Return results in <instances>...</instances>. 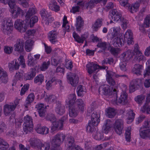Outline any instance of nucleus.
<instances>
[{"instance_id":"nucleus-1","label":"nucleus","mask_w":150,"mask_h":150,"mask_svg":"<svg viewBox=\"0 0 150 150\" xmlns=\"http://www.w3.org/2000/svg\"><path fill=\"white\" fill-rule=\"evenodd\" d=\"M84 106L85 104L83 100L81 99H77L73 106L74 108L69 113V116L71 117H75L77 116L79 112H83Z\"/></svg>"},{"instance_id":"nucleus-2","label":"nucleus","mask_w":150,"mask_h":150,"mask_svg":"<svg viewBox=\"0 0 150 150\" xmlns=\"http://www.w3.org/2000/svg\"><path fill=\"white\" fill-rule=\"evenodd\" d=\"M127 90L126 86H124L122 90V92L120 96L118 99L114 97L115 98H116V100H112L113 103L114 104L118 105L121 104L122 105H125L128 102L127 94L126 93V91Z\"/></svg>"},{"instance_id":"nucleus-3","label":"nucleus","mask_w":150,"mask_h":150,"mask_svg":"<svg viewBox=\"0 0 150 150\" xmlns=\"http://www.w3.org/2000/svg\"><path fill=\"white\" fill-rule=\"evenodd\" d=\"M13 27V24L11 18L3 19L2 22L1 30L5 34L10 33Z\"/></svg>"},{"instance_id":"nucleus-4","label":"nucleus","mask_w":150,"mask_h":150,"mask_svg":"<svg viewBox=\"0 0 150 150\" xmlns=\"http://www.w3.org/2000/svg\"><path fill=\"white\" fill-rule=\"evenodd\" d=\"M108 85L104 84L100 86L99 88V92L100 93H102L105 95L112 96V97L117 96V92L115 89H112L111 90L109 88Z\"/></svg>"},{"instance_id":"nucleus-5","label":"nucleus","mask_w":150,"mask_h":150,"mask_svg":"<svg viewBox=\"0 0 150 150\" xmlns=\"http://www.w3.org/2000/svg\"><path fill=\"white\" fill-rule=\"evenodd\" d=\"M23 129L26 134L30 132L33 127V119L31 117L28 115L25 116L23 119Z\"/></svg>"},{"instance_id":"nucleus-6","label":"nucleus","mask_w":150,"mask_h":150,"mask_svg":"<svg viewBox=\"0 0 150 150\" xmlns=\"http://www.w3.org/2000/svg\"><path fill=\"white\" fill-rule=\"evenodd\" d=\"M86 67L88 72L89 74L97 72L100 69H105L106 68L105 66L100 67L93 62H89L86 65Z\"/></svg>"},{"instance_id":"nucleus-7","label":"nucleus","mask_w":150,"mask_h":150,"mask_svg":"<svg viewBox=\"0 0 150 150\" xmlns=\"http://www.w3.org/2000/svg\"><path fill=\"white\" fill-rule=\"evenodd\" d=\"M14 27L21 33L24 32L27 28V25L24 23V21L20 19H17L15 21Z\"/></svg>"},{"instance_id":"nucleus-8","label":"nucleus","mask_w":150,"mask_h":150,"mask_svg":"<svg viewBox=\"0 0 150 150\" xmlns=\"http://www.w3.org/2000/svg\"><path fill=\"white\" fill-rule=\"evenodd\" d=\"M115 130L116 133L120 135L122 133L123 128V122L121 119L116 120L114 125Z\"/></svg>"},{"instance_id":"nucleus-9","label":"nucleus","mask_w":150,"mask_h":150,"mask_svg":"<svg viewBox=\"0 0 150 150\" xmlns=\"http://www.w3.org/2000/svg\"><path fill=\"white\" fill-rule=\"evenodd\" d=\"M142 84V80L140 79H134L131 82L129 85V92L132 93L138 88Z\"/></svg>"},{"instance_id":"nucleus-10","label":"nucleus","mask_w":150,"mask_h":150,"mask_svg":"<svg viewBox=\"0 0 150 150\" xmlns=\"http://www.w3.org/2000/svg\"><path fill=\"white\" fill-rule=\"evenodd\" d=\"M67 99L66 100V102L68 106L69 113L71 110L73 109V106L75 104L76 99V96L74 94H70L67 97Z\"/></svg>"},{"instance_id":"nucleus-11","label":"nucleus","mask_w":150,"mask_h":150,"mask_svg":"<svg viewBox=\"0 0 150 150\" xmlns=\"http://www.w3.org/2000/svg\"><path fill=\"white\" fill-rule=\"evenodd\" d=\"M24 42L22 39H18L17 40L16 43L14 45V50L19 53L23 52L24 50Z\"/></svg>"},{"instance_id":"nucleus-12","label":"nucleus","mask_w":150,"mask_h":150,"mask_svg":"<svg viewBox=\"0 0 150 150\" xmlns=\"http://www.w3.org/2000/svg\"><path fill=\"white\" fill-rule=\"evenodd\" d=\"M113 38V44L115 47H121L125 43V41L123 40V37L121 34H118L117 37Z\"/></svg>"},{"instance_id":"nucleus-13","label":"nucleus","mask_w":150,"mask_h":150,"mask_svg":"<svg viewBox=\"0 0 150 150\" xmlns=\"http://www.w3.org/2000/svg\"><path fill=\"white\" fill-rule=\"evenodd\" d=\"M133 55L132 50H128L121 54L120 58L123 62H126L132 58Z\"/></svg>"},{"instance_id":"nucleus-14","label":"nucleus","mask_w":150,"mask_h":150,"mask_svg":"<svg viewBox=\"0 0 150 150\" xmlns=\"http://www.w3.org/2000/svg\"><path fill=\"white\" fill-rule=\"evenodd\" d=\"M11 8L13 16L15 18H17L20 14H21L22 16L24 14V13L23 10L16 6H14L13 8Z\"/></svg>"},{"instance_id":"nucleus-15","label":"nucleus","mask_w":150,"mask_h":150,"mask_svg":"<svg viewBox=\"0 0 150 150\" xmlns=\"http://www.w3.org/2000/svg\"><path fill=\"white\" fill-rule=\"evenodd\" d=\"M115 75V73L111 71H108L106 74V80L110 86H114L115 84V80L112 77Z\"/></svg>"},{"instance_id":"nucleus-16","label":"nucleus","mask_w":150,"mask_h":150,"mask_svg":"<svg viewBox=\"0 0 150 150\" xmlns=\"http://www.w3.org/2000/svg\"><path fill=\"white\" fill-rule=\"evenodd\" d=\"M111 13L112 14L111 16L112 17V19L113 21L117 22L119 21H121L122 15L120 12L116 9H114L112 11Z\"/></svg>"},{"instance_id":"nucleus-17","label":"nucleus","mask_w":150,"mask_h":150,"mask_svg":"<svg viewBox=\"0 0 150 150\" xmlns=\"http://www.w3.org/2000/svg\"><path fill=\"white\" fill-rule=\"evenodd\" d=\"M67 78L69 80L71 85L74 86H76L79 82V77L78 76L75 74H71L70 76L67 75Z\"/></svg>"},{"instance_id":"nucleus-18","label":"nucleus","mask_w":150,"mask_h":150,"mask_svg":"<svg viewBox=\"0 0 150 150\" xmlns=\"http://www.w3.org/2000/svg\"><path fill=\"white\" fill-rule=\"evenodd\" d=\"M124 41L126 40L127 43L129 45L133 43L132 33L130 30H128L124 35Z\"/></svg>"},{"instance_id":"nucleus-19","label":"nucleus","mask_w":150,"mask_h":150,"mask_svg":"<svg viewBox=\"0 0 150 150\" xmlns=\"http://www.w3.org/2000/svg\"><path fill=\"white\" fill-rule=\"evenodd\" d=\"M139 135L142 138H148L150 139V129H145L143 127H141L139 130Z\"/></svg>"},{"instance_id":"nucleus-20","label":"nucleus","mask_w":150,"mask_h":150,"mask_svg":"<svg viewBox=\"0 0 150 150\" xmlns=\"http://www.w3.org/2000/svg\"><path fill=\"white\" fill-rule=\"evenodd\" d=\"M36 108L38 110L39 115L40 117H43L45 115L46 107L42 104H38L36 105Z\"/></svg>"},{"instance_id":"nucleus-21","label":"nucleus","mask_w":150,"mask_h":150,"mask_svg":"<svg viewBox=\"0 0 150 150\" xmlns=\"http://www.w3.org/2000/svg\"><path fill=\"white\" fill-rule=\"evenodd\" d=\"M35 131L38 133L42 134H47L49 133V129L46 127H42L40 125H37L35 128Z\"/></svg>"},{"instance_id":"nucleus-22","label":"nucleus","mask_w":150,"mask_h":150,"mask_svg":"<svg viewBox=\"0 0 150 150\" xmlns=\"http://www.w3.org/2000/svg\"><path fill=\"white\" fill-rule=\"evenodd\" d=\"M57 4L55 0H51L49 4V8L52 11L57 12L60 10V7Z\"/></svg>"},{"instance_id":"nucleus-23","label":"nucleus","mask_w":150,"mask_h":150,"mask_svg":"<svg viewBox=\"0 0 150 150\" xmlns=\"http://www.w3.org/2000/svg\"><path fill=\"white\" fill-rule=\"evenodd\" d=\"M30 144L33 147L35 148L39 149L41 144V142L38 139L35 138H31L30 139Z\"/></svg>"},{"instance_id":"nucleus-24","label":"nucleus","mask_w":150,"mask_h":150,"mask_svg":"<svg viewBox=\"0 0 150 150\" xmlns=\"http://www.w3.org/2000/svg\"><path fill=\"white\" fill-rule=\"evenodd\" d=\"M84 21L80 16L76 18V26L77 30L80 31L84 25Z\"/></svg>"},{"instance_id":"nucleus-25","label":"nucleus","mask_w":150,"mask_h":150,"mask_svg":"<svg viewBox=\"0 0 150 150\" xmlns=\"http://www.w3.org/2000/svg\"><path fill=\"white\" fill-rule=\"evenodd\" d=\"M0 79L4 83H7L8 80L7 72L1 68H0Z\"/></svg>"},{"instance_id":"nucleus-26","label":"nucleus","mask_w":150,"mask_h":150,"mask_svg":"<svg viewBox=\"0 0 150 150\" xmlns=\"http://www.w3.org/2000/svg\"><path fill=\"white\" fill-rule=\"evenodd\" d=\"M61 142L60 135L57 134L52 138L51 144L54 147H58Z\"/></svg>"},{"instance_id":"nucleus-27","label":"nucleus","mask_w":150,"mask_h":150,"mask_svg":"<svg viewBox=\"0 0 150 150\" xmlns=\"http://www.w3.org/2000/svg\"><path fill=\"white\" fill-rule=\"evenodd\" d=\"M14 107L11 105H5L4 107V115L6 116H9L11 112L14 110Z\"/></svg>"},{"instance_id":"nucleus-28","label":"nucleus","mask_w":150,"mask_h":150,"mask_svg":"<svg viewBox=\"0 0 150 150\" xmlns=\"http://www.w3.org/2000/svg\"><path fill=\"white\" fill-rule=\"evenodd\" d=\"M35 96L33 93H31L27 97L26 99L24 106L26 108H28V105H30L34 100Z\"/></svg>"},{"instance_id":"nucleus-29","label":"nucleus","mask_w":150,"mask_h":150,"mask_svg":"<svg viewBox=\"0 0 150 150\" xmlns=\"http://www.w3.org/2000/svg\"><path fill=\"white\" fill-rule=\"evenodd\" d=\"M103 19L102 18H98L93 25L92 27L93 30L97 31L99 28H100L103 24Z\"/></svg>"},{"instance_id":"nucleus-30","label":"nucleus","mask_w":150,"mask_h":150,"mask_svg":"<svg viewBox=\"0 0 150 150\" xmlns=\"http://www.w3.org/2000/svg\"><path fill=\"white\" fill-rule=\"evenodd\" d=\"M34 42V41L31 39H28L26 41L25 48L27 52H29L32 50Z\"/></svg>"},{"instance_id":"nucleus-31","label":"nucleus","mask_w":150,"mask_h":150,"mask_svg":"<svg viewBox=\"0 0 150 150\" xmlns=\"http://www.w3.org/2000/svg\"><path fill=\"white\" fill-rule=\"evenodd\" d=\"M8 68L10 71H12L13 70H17L19 69V65L18 62L16 60L14 62V61H11L8 63Z\"/></svg>"},{"instance_id":"nucleus-32","label":"nucleus","mask_w":150,"mask_h":150,"mask_svg":"<svg viewBox=\"0 0 150 150\" xmlns=\"http://www.w3.org/2000/svg\"><path fill=\"white\" fill-rule=\"evenodd\" d=\"M65 108L64 106L60 103H58L57 104L55 108V112L60 115H62L65 112Z\"/></svg>"},{"instance_id":"nucleus-33","label":"nucleus","mask_w":150,"mask_h":150,"mask_svg":"<svg viewBox=\"0 0 150 150\" xmlns=\"http://www.w3.org/2000/svg\"><path fill=\"white\" fill-rule=\"evenodd\" d=\"M57 35L55 30L51 31L48 34V39L50 42L53 44L56 41V39L57 37Z\"/></svg>"},{"instance_id":"nucleus-34","label":"nucleus","mask_w":150,"mask_h":150,"mask_svg":"<svg viewBox=\"0 0 150 150\" xmlns=\"http://www.w3.org/2000/svg\"><path fill=\"white\" fill-rule=\"evenodd\" d=\"M139 6V4L138 2H136L134 4L130 6L129 4V6L126 8H127L129 11L131 13L136 12L138 10V8Z\"/></svg>"},{"instance_id":"nucleus-35","label":"nucleus","mask_w":150,"mask_h":150,"mask_svg":"<svg viewBox=\"0 0 150 150\" xmlns=\"http://www.w3.org/2000/svg\"><path fill=\"white\" fill-rule=\"evenodd\" d=\"M97 46L100 48L104 51L106 49L109 50L111 47L109 43L105 42L98 43L97 45Z\"/></svg>"},{"instance_id":"nucleus-36","label":"nucleus","mask_w":150,"mask_h":150,"mask_svg":"<svg viewBox=\"0 0 150 150\" xmlns=\"http://www.w3.org/2000/svg\"><path fill=\"white\" fill-rule=\"evenodd\" d=\"M142 67L143 66L141 65L138 64H135L132 70V72L134 74L140 75Z\"/></svg>"},{"instance_id":"nucleus-37","label":"nucleus","mask_w":150,"mask_h":150,"mask_svg":"<svg viewBox=\"0 0 150 150\" xmlns=\"http://www.w3.org/2000/svg\"><path fill=\"white\" fill-rule=\"evenodd\" d=\"M127 123L128 124H130L133 120L135 114L132 110H129L127 112Z\"/></svg>"},{"instance_id":"nucleus-38","label":"nucleus","mask_w":150,"mask_h":150,"mask_svg":"<svg viewBox=\"0 0 150 150\" xmlns=\"http://www.w3.org/2000/svg\"><path fill=\"white\" fill-rule=\"evenodd\" d=\"M150 25V15L147 16L145 19L143 24L142 26H140L139 28L140 30H142L144 31V28H148Z\"/></svg>"},{"instance_id":"nucleus-39","label":"nucleus","mask_w":150,"mask_h":150,"mask_svg":"<svg viewBox=\"0 0 150 150\" xmlns=\"http://www.w3.org/2000/svg\"><path fill=\"white\" fill-rule=\"evenodd\" d=\"M106 115L110 118L114 117L116 114V113L114 108H108L106 110Z\"/></svg>"},{"instance_id":"nucleus-40","label":"nucleus","mask_w":150,"mask_h":150,"mask_svg":"<svg viewBox=\"0 0 150 150\" xmlns=\"http://www.w3.org/2000/svg\"><path fill=\"white\" fill-rule=\"evenodd\" d=\"M111 123L110 120H107L105 122L103 127V131L105 133H107L110 129L111 127Z\"/></svg>"},{"instance_id":"nucleus-41","label":"nucleus","mask_w":150,"mask_h":150,"mask_svg":"<svg viewBox=\"0 0 150 150\" xmlns=\"http://www.w3.org/2000/svg\"><path fill=\"white\" fill-rule=\"evenodd\" d=\"M28 65L30 67H33L36 63V59L33 58V56H32L31 54L28 55Z\"/></svg>"},{"instance_id":"nucleus-42","label":"nucleus","mask_w":150,"mask_h":150,"mask_svg":"<svg viewBox=\"0 0 150 150\" xmlns=\"http://www.w3.org/2000/svg\"><path fill=\"white\" fill-rule=\"evenodd\" d=\"M36 13L35 9L33 8H30L27 12L25 17L27 20H29L30 17Z\"/></svg>"},{"instance_id":"nucleus-43","label":"nucleus","mask_w":150,"mask_h":150,"mask_svg":"<svg viewBox=\"0 0 150 150\" xmlns=\"http://www.w3.org/2000/svg\"><path fill=\"white\" fill-rule=\"evenodd\" d=\"M9 145L8 143L3 139L0 138V149L2 150H7Z\"/></svg>"},{"instance_id":"nucleus-44","label":"nucleus","mask_w":150,"mask_h":150,"mask_svg":"<svg viewBox=\"0 0 150 150\" xmlns=\"http://www.w3.org/2000/svg\"><path fill=\"white\" fill-rule=\"evenodd\" d=\"M44 80V76L43 74H41L37 76L34 79V82L35 83L42 84Z\"/></svg>"},{"instance_id":"nucleus-45","label":"nucleus","mask_w":150,"mask_h":150,"mask_svg":"<svg viewBox=\"0 0 150 150\" xmlns=\"http://www.w3.org/2000/svg\"><path fill=\"white\" fill-rule=\"evenodd\" d=\"M73 37L79 43H83L86 38L83 36L80 38L76 33L74 32L73 34Z\"/></svg>"},{"instance_id":"nucleus-46","label":"nucleus","mask_w":150,"mask_h":150,"mask_svg":"<svg viewBox=\"0 0 150 150\" xmlns=\"http://www.w3.org/2000/svg\"><path fill=\"white\" fill-rule=\"evenodd\" d=\"M56 99V97L54 95H47L45 98V101L49 103L54 102L55 100Z\"/></svg>"},{"instance_id":"nucleus-47","label":"nucleus","mask_w":150,"mask_h":150,"mask_svg":"<svg viewBox=\"0 0 150 150\" xmlns=\"http://www.w3.org/2000/svg\"><path fill=\"white\" fill-rule=\"evenodd\" d=\"M94 137L96 140H100L103 138V134L101 131H97L94 134Z\"/></svg>"},{"instance_id":"nucleus-48","label":"nucleus","mask_w":150,"mask_h":150,"mask_svg":"<svg viewBox=\"0 0 150 150\" xmlns=\"http://www.w3.org/2000/svg\"><path fill=\"white\" fill-rule=\"evenodd\" d=\"M50 147V145L49 143L45 142L44 144H42L41 142L38 149L41 150H49Z\"/></svg>"},{"instance_id":"nucleus-49","label":"nucleus","mask_w":150,"mask_h":150,"mask_svg":"<svg viewBox=\"0 0 150 150\" xmlns=\"http://www.w3.org/2000/svg\"><path fill=\"white\" fill-rule=\"evenodd\" d=\"M93 124L91 123V121L88 122V125L86 127V130L87 132H93L95 129V127Z\"/></svg>"},{"instance_id":"nucleus-50","label":"nucleus","mask_w":150,"mask_h":150,"mask_svg":"<svg viewBox=\"0 0 150 150\" xmlns=\"http://www.w3.org/2000/svg\"><path fill=\"white\" fill-rule=\"evenodd\" d=\"M145 98V96L142 95H138L135 98L134 100L137 103L141 105L142 103L143 100Z\"/></svg>"},{"instance_id":"nucleus-51","label":"nucleus","mask_w":150,"mask_h":150,"mask_svg":"<svg viewBox=\"0 0 150 150\" xmlns=\"http://www.w3.org/2000/svg\"><path fill=\"white\" fill-rule=\"evenodd\" d=\"M144 56L142 55V53H139L138 54H136L134 57L133 61H137V63L141 61H143Z\"/></svg>"},{"instance_id":"nucleus-52","label":"nucleus","mask_w":150,"mask_h":150,"mask_svg":"<svg viewBox=\"0 0 150 150\" xmlns=\"http://www.w3.org/2000/svg\"><path fill=\"white\" fill-rule=\"evenodd\" d=\"M46 119L47 120L52 122L55 121L56 118L54 114L49 113L47 115L46 117Z\"/></svg>"},{"instance_id":"nucleus-53","label":"nucleus","mask_w":150,"mask_h":150,"mask_svg":"<svg viewBox=\"0 0 150 150\" xmlns=\"http://www.w3.org/2000/svg\"><path fill=\"white\" fill-rule=\"evenodd\" d=\"M67 141L68 143V145L69 149L74 145V138L72 137H68L67 138Z\"/></svg>"},{"instance_id":"nucleus-54","label":"nucleus","mask_w":150,"mask_h":150,"mask_svg":"<svg viewBox=\"0 0 150 150\" xmlns=\"http://www.w3.org/2000/svg\"><path fill=\"white\" fill-rule=\"evenodd\" d=\"M54 19L53 17H51V15L49 14L48 16L46 18L44 21H42L43 24L46 25H48L50 23H51Z\"/></svg>"},{"instance_id":"nucleus-55","label":"nucleus","mask_w":150,"mask_h":150,"mask_svg":"<svg viewBox=\"0 0 150 150\" xmlns=\"http://www.w3.org/2000/svg\"><path fill=\"white\" fill-rule=\"evenodd\" d=\"M141 110L143 112H144L146 111L147 114H150V105L148 104H145L143 108H142Z\"/></svg>"},{"instance_id":"nucleus-56","label":"nucleus","mask_w":150,"mask_h":150,"mask_svg":"<svg viewBox=\"0 0 150 150\" xmlns=\"http://www.w3.org/2000/svg\"><path fill=\"white\" fill-rule=\"evenodd\" d=\"M40 14L42 19V21H44L46 18L49 15V14L47 13V12L43 9L40 11Z\"/></svg>"},{"instance_id":"nucleus-57","label":"nucleus","mask_w":150,"mask_h":150,"mask_svg":"<svg viewBox=\"0 0 150 150\" xmlns=\"http://www.w3.org/2000/svg\"><path fill=\"white\" fill-rule=\"evenodd\" d=\"M38 21V17L35 16L33 17L30 19V27H32L33 26L34 24Z\"/></svg>"},{"instance_id":"nucleus-58","label":"nucleus","mask_w":150,"mask_h":150,"mask_svg":"<svg viewBox=\"0 0 150 150\" xmlns=\"http://www.w3.org/2000/svg\"><path fill=\"white\" fill-rule=\"evenodd\" d=\"M23 71L22 70H20L16 73L15 76V78L17 80H20L22 78L23 76Z\"/></svg>"},{"instance_id":"nucleus-59","label":"nucleus","mask_w":150,"mask_h":150,"mask_svg":"<svg viewBox=\"0 0 150 150\" xmlns=\"http://www.w3.org/2000/svg\"><path fill=\"white\" fill-rule=\"evenodd\" d=\"M125 138L127 142H129L131 141V132L130 130L128 129H127L125 133Z\"/></svg>"},{"instance_id":"nucleus-60","label":"nucleus","mask_w":150,"mask_h":150,"mask_svg":"<svg viewBox=\"0 0 150 150\" xmlns=\"http://www.w3.org/2000/svg\"><path fill=\"white\" fill-rule=\"evenodd\" d=\"M50 64V61H48L47 62H44L43 64L40 67V69L42 71H45L48 68V66Z\"/></svg>"},{"instance_id":"nucleus-61","label":"nucleus","mask_w":150,"mask_h":150,"mask_svg":"<svg viewBox=\"0 0 150 150\" xmlns=\"http://www.w3.org/2000/svg\"><path fill=\"white\" fill-rule=\"evenodd\" d=\"M52 122V126L51 127V129L52 131H54L59 127V124L60 123L59 122L56 121V120Z\"/></svg>"},{"instance_id":"nucleus-62","label":"nucleus","mask_w":150,"mask_h":150,"mask_svg":"<svg viewBox=\"0 0 150 150\" xmlns=\"http://www.w3.org/2000/svg\"><path fill=\"white\" fill-rule=\"evenodd\" d=\"M6 3H4L5 4H8L10 8H13L15 6L17 0H7Z\"/></svg>"},{"instance_id":"nucleus-63","label":"nucleus","mask_w":150,"mask_h":150,"mask_svg":"<svg viewBox=\"0 0 150 150\" xmlns=\"http://www.w3.org/2000/svg\"><path fill=\"white\" fill-rule=\"evenodd\" d=\"M35 75V72L32 71L30 74H29L25 77L24 79L25 80H31L33 79Z\"/></svg>"},{"instance_id":"nucleus-64","label":"nucleus","mask_w":150,"mask_h":150,"mask_svg":"<svg viewBox=\"0 0 150 150\" xmlns=\"http://www.w3.org/2000/svg\"><path fill=\"white\" fill-rule=\"evenodd\" d=\"M4 52L6 54H9L11 53L13 51L12 47H9L8 46H4Z\"/></svg>"}]
</instances>
